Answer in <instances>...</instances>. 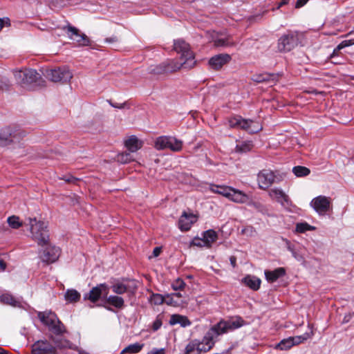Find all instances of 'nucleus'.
Returning <instances> with one entry per match:
<instances>
[{
	"instance_id": "nucleus-1",
	"label": "nucleus",
	"mask_w": 354,
	"mask_h": 354,
	"mask_svg": "<svg viewBox=\"0 0 354 354\" xmlns=\"http://www.w3.org/2000/svg\"><path fill=\"white\" fill-rule=\"evenodd\" d=\"M245 321L241 317H232L229 320H221L212 326L204 335L202 340L198 339L199 350L207 353L214 346L218 336L243 326Z\"/></svg>"
},
{
	"instance_id": "nucleus-2",
	"label": "nucleus",
	"mask_w": 354,
	"mask_h": 354,
	"mask_svg": "<svg viewBox=\"0 0 354 354\" xmlns=\"http://www.w3.org/2000/svg\"><path fill=\"white\" fill-rule=\"evenodd\" d=\"M14 77L18 84L29 89L35 90L37 87L44 86L45 82L41 79L39 74L33 69L24 68L13 71Z\"/></svg>"
},
{
	"instance_id": "nucleus-3",
	"label": "nucleus",
	"mask_w": 354,
	"mask_h": 354,
	"mask_svg": "<svg viewBox=\"0 0 354 354\" xmlns=\"http://www.w3.org/2000/svg\"><path fill=\"white\" fill-rule=\"evenodd\" d=\"M196 63V61L194 60L191 55L189 58H186L185 60H183L181 62L176 59H169L164 62L152 68L151 72L154 74H163L176 72L182 68L190 69L195 66Z\"/></svg>"
},
{
	"instance_id": "nucleus-4",
	"label": "nucleus",
	"mask_w": 354,
	"mask_h": 354,
	"mask_svg": "<svg viewBox=\"0 0 354 354\" xmlns=\"http://www.w3.org/2000/svg\"><path fill=\"white\" fill-rule=\"evenodd\" d=\"M209 190L213 193L223 196L235 203L245 202L247 198L243 191L230 186L211 184L209 185Z\"/></svg>"
},
{
	"instance_id": "nucleus-5",
	"label": "nucleus",
	"mask_w": 354,
	"mask_h": 354,
	"mask_svg": "<svg viewBox=\"0 0 354 354\" xmlns=\"http://www.w3.org/2000/svg\"><path fill=\"white\" fill-rule=\"evenodd\" d=\"M28 221L32 239L39 245H47L49 235L46 225L42 221H37L36 218H29Z\"/></svg>"
},
{
	"instance_id": "nucleus-6",
	"label": "nucleus",
	"mask_w": 354,
	"mask_h": 354,
	"mask_svg": "<svg viewBox=\"0 0 354 354\" xmlns=\"http://www.w3.org/2000/svg\"><path fill=\"white\" fill-rule=\"evenodd\" d=\"M183 142L174 136H161L155 140L154 147L157 150L169 149L173 152H179L182 150Z\"/></svg>"
},
{
	"instance_id": "nucleus-7",
	"label": "nucleus",
	"mask_w": 354,
	"mask_h": 354,
	"mask_svg": "<svg viewBox=\"0 0 354 354\" xmlns=\"http://www.w3.org/2000/svg\"><path fill=\"white\" fill-rule=\"evenodd\" d=\"M231 128L241 129L250 133H255L262 129L261 125L257 121L243 119L240 115L232 117L228 120Z\"/></svg>"
},
{
	"instance_id": "nucleus-8",
	"label": "nucleus",
	"mask_w": 354,
	"mask_h": 354,
	"mask_svg": "<svg viewBox=\"0 0 354 354\" xmlns=\"http://www.w3.org/2000/svg\"><path fill=\"white\" fill-rule=\"evenodd\" d=\"M299 42V34L297 32H288L279 37L277 41V50L287 53L294 49Z\"/></svg>"
},
{
	"instance_id": "nucleus-9",
	"label": "nucleus",
	"mask_w": 354,
	"mask_h": 354,
	"mask_svg": "<svg viewBox=\"0 0 354 354\" xmlns=\"http://www.w3.org/2000/svg\"><path fill=\"white\" fill-rule=\"evenodd\" d=\"M38 317L41 322L54 333L61 334L63 333L64 326L55 313L52 312L39 313Z\"/></svg>"
},
{
	"instance_id": "nucleus-10",
	"label": "nucleus",
	"mask_w": 354,
	"mask_h": 354,
	"mask_svg": "<svg viewBox=\"0 0 354 354\" xmlns=\"http://www.w3.org/2000/svg\"><path fill=\"white\" fill-rule=\"evenodd\" d=\"M46 78L52 82H66L73 77L71 71L66 66L59 67L54 69H48L45 72Z\"/></svg>"
},
{
	"instance_id": "nucleus-11",
	"label": "nucleus",
	"mask_w": 354,
	"mask_h": 354,
	"mask_svg": "<svg viewBox=\"0 0 354 354\" xmlns=\"http://www.w3.org/2000/svg\"><path fill=\"white\" fill-rule=\"evenodd\" d=\"M24 133L14 128L7 127L0 130V145H7L11 142H18Z\"/></svg>"
},
{
	"instance_id": "nucleus-12",
	"label": "nucleus",
	"mask_w": 354,
	"mask_h": 354,
	"mask_svg": "<svg viewBox=\"0 0 354 354\" xmlns=\"http://www.w3.org/2000/svg\"><path fill=\"white\" fill-rule=\"evenodd\" d=\"M310 206L320 216L325 215L330 209L331 201L329 197L319 195L310 203Z\"/></svg>"
},
{
	"instance_id": "nucleus-13",
	"label": "nucleus",
	"mask_w": 354,
	"mask_h": 354,
	"mask_svg": "<svg viewBox=\"0 0 354 354\" xmlns=\"http://www.w3.org/2000/svg\"><path fill=\"white\" fill-rule=\"evenodd\" d=\"M272 200L279 203L283 208L290 210L292 203L289 196L280 188L274 187L268 191Z\"/></svg>"
},
{
	"instance_id": "nucleus-14",
	"label": "nucleus",
	"mask_w": 354,
	"mask_h": 354,
	"mask_svg": "<svg viewBox=\"0 0 354 354\" xmlns=\"http://www.w3.org/2000/svg\"><path fill=\"white\" fill-rule=\"evenodd\" d=\"M109 294V286L106 283H100L93 287L88 294L84 295V299H88L92 302L97 301L101 297L104 295L105 297Z\"/></svg>"
},
{
	"instance_id": "nucleus-15",
	"label": "nucleus",
	"mask_w": 354,
	"mask_h": 354,
	"mask_svg": "<svg viewBox=\"0 0 354 354\" xmlns=\"http://www.w3.org/2000/svg\"><path fill=\"white\" fill-rule=\"evenodd\" d=\"M275 176L272 171L264 169L261 171L257 176L259 187L266 189L274 182Z\"/></svg>"
},
{
	"instance_id": "nucleus-16",
	"label": "nucleus",
	"mask_w": 354,
	"mask_h": 354,
	"mask_svg": "<svg viewBox=\"0 0 354 354\" xmlns=\"http://www.w3.org/2000/svg\"><path fill=\"white\" fill-rule=\"evenodd\" d=\"M60 255V250L56 246H47L44 250L43 254L39 257L42 262L47 264L55 263Z\"/></svg>"
},
{
	"instance_id": "nucleus-17",
	"label": "nucleus",
	"mask_w": 354,
	"mask_h": 354,
	"mask_svg": "<svg viewBox=\"0 0 354 354\" xmlns=\"http://www.w3.org/2000/svg\"><path fill=\"white\" fill-rule=\"evenodd\" d=\"M55 347L48 342L39 340L32 346V354H55Z\"/></svg>"
},
{
	"instance_id": "nucleus-18",
	"label": "nucleus",
	"mask_w": 354,
	"mask_h": 354,
	"mask_svg": "<svg viewBox=\"0 0 354 354\" xmlns=\"http://www.w3.org/2000/svg\"><path fill=\"white\" fill-rule=\"evenodd\" d=\"M174 49L177 53L180 54V59L185 60L186 58H189V55H192L194 60H195V56L193 52L190 50L189 45L183 39H177L174 41Z\"/></svg>"
},
{
	"instance_id": "nucleus-19",
	"label": "nucleus",
	"mask_w": 354,
	"mask_h": 354,
	"mask_svg": "<svg viewBox=\"0 0 354 354\" xmlns=\"http://www.w3.org/2000/svg\"><path fill=\"white\" fill-rule=\"evenodd\" d=\"M112 291L118 295H122L127 292H133L136 289V286L130 281H117L111 286Z\"/></svg>"
},
{
	"instance_id": "nucleus-20",
	"label": "nucleus",
	"mask_w": 354,
	"mask_h": 354,
	"mask_svg": "<svg viewBox=\"0 0 354 354\" xmlns=\"http://www.w3.org/2000/svg\"><path fill=\"white\" fill-rule=\"evenodd\" d=\"M67 34L68 37L77 42L80 46H88L89 39L85 34H80L78 29L73 26L67 27Z\"/></svg>"
},
{
	"instance_id": "nucleus-21",
	"label": "nucleus",
	"mask_w": 354,
	"mask_h": 354,
	"mask_svg": "<svg viewBox=\"0 0 354 354\" xmlns=\"http://www.w3.org/2000/svg\"><path fill=\"white\" fill-rule=\"evenodd\" d=\"M231 60V56L227 53L218 54L211 57L209 60V66L215 70H218Z\"/></svg>"
},
{
	"instance_id": "nucleus-22",
	"label": "nucleus",
	"mask_w": 354,
	"mask_h": 354,
	"mask_svg": "<svg viewBox=\"0 0 354 354\" xmlns=\"http://www.w3.org/2000/svg\"><path fill=\"white\" fill-rule=\"evenodd\" d=\"M196 221L197 217L194 214L184 212L179 218V228L182 231H187Z\"/></svg>"
},
{
	"instance_id": "nucleus-23",
	"label": "nucleus",
	"mask_w": 354,
	"mask_h": 354,
	"mask_svg": "<svg viewBox=\"0 0 354 354\" xmlns=\"http://www.w3.org/2000/svg\"><path fill=\"white\" fill-rule=\"evenodd\" d=\"M212 41L216 47H232L236 45V42L233 41L231 35H217L212 38Z\"/></svg>"
},
{
	"instance_id": "nucleus-24",
	"label": "nucleus",
	"mask_w": 354,
	"mask_h": 354,
	"mask_svg": "<svg viewBox=\"0 0 354 354\" xmlns=\"http://www.w3.org/2000/svg\"><path fill=\"white\" fill-rule=\"evenodd\" d=\"M265 277L266 280L270 283L276 281L279 278L283 277L286 274L283 268H278L274 270H265Z\"/></svg>"
},
{
	"instance_id": "nucleus-25",
	"label": "nucleus",
	"mask_w": 354,
	"mask_h": 354,
	"mask_svg": "<svg viewBox=\"0 0 354 354\" xmlns=\"http://www.w3.org/2000/svg\"><path fill=\"white\" fill-rule=\"evenodd\" d=\"M125 147L131 152H136L142 147V142L135 136H131L125 141Z\"/></svg>"
},
{
	"instance_id": "nucleus-26",
	"label": "nucleus",
	"mask_w": 354,
	"mask_h": 354,
	"mask_svg": "<svg viewBox=\"0 0 354 354\" xmlns=\"http://www.w3.org/2000/svg\"><path fill=\"white\" fill-rule=\"evenodd\" d=\"M242 282L253 290L260 288L261 279L255 276L247 275L242 279Z\"/></svg>"
},
{
	"instance_id": "nucleus-27",
	"label": "nucleus",
	"mask_w": 354,
	"mask_h": 354,
	"mask_svg": "<svg viewBox=\"0 0 354 354\" xmlns=\"http://www.w3.org/2000/svg\"><path fill=\"white\" fill-rule=\"evenodd\" d=\"M170 325L180 324L182 327H186L191 325V322L186 316L174 314L170 317L169 322Z\"/></svg>"
},
{
	"instance_id": "nucleus-28",
	"label": "nucleus",
	"mask_w": 354,
	"mask_h": 354,
	"mask_svg": "<svg viewBox=\"0 0 354 354\" xmlns=\"http://www.w3.org/2000/svg\"><path fill=\"white\" fill-rule=\"evenodd\" d=\"M246 196L245 202L237 203L238 204H246L249 207H253L255 210L259 212L263 213L266 211V207L259 201H253L248 194L245 193Z\"/></svg>"
},
{
	"instance_id": "nucleus-29",
	"label": "nucleus",
	"mask_w": 354,
	"mask_h": 354,
	"mask_svg": "<svg viewBox=\"0 0 354 354\" xmlns=\"http://www.w3.org/2000/svg\"><path fill=\"white\" fill-rule=\"evenodd\" d=\"M203 239L206 247L209 248L217 240L218 234L214 230H208L203 232Z\"/></svg>"
},
{
	"instance_id": "nucleus-30",
	"label": "nucleus",
	"mask_w": 354,
	"mask_h": 354,
	"mask_svg": "<svg viewBox=\"0 0 354 354\" xmlns=\"http://www.w3.org/2000/svg\"><path fill=\"white\" fill-rule=\"evenodd\" d=\"M278 76L275 74H260L253 76L252 80L257 82L275 83L277 81Z\"/></svg>"
},
{
	"instance_id": "nucleus-31",
	"label": "nucleus",
	"mask_w": 354,
	"mask_h": 354,
	"mask_svg": "<svg viewBox=\"0 0 354 354\" xmlns=\"http://www.w3.org/2000/svg\"><path fill=\"white\" fill-rule=\"evenodd\" d=\"M0 301L4 304L10 305L13 307H19L21 305L19 299L15 298L9 293H5L1 295Z\"/></svg>"
},
{
	"instance_id": "nucleus-32",
	"label": "nucleus",
	"mask_w": 354,
	"mask_h": 354,
	"mask_svg": "<svg viewBox=\"0 0 354 354\" xmlns=\"http://www.w3.org/2000/svg\"><path fill=\"white\" fill-rule=\"evenodd\" d=\"M106 301L108 304L111 305L117 308H122L124 306V301L122 297L117 295H110L106 297Z\"/></svg>"
},
{
	"instance_id": "nucleus-33",
	"label": "nucleus",
	"mask_w": 354,
	"mask_h": 354,
	"mask_svg": "<svg viewBox=\"0 0 354 354\" xmlns=\"http://www.w3.org/2000/svg\"><path fill=\"white\" fill-rule=\"evenodd\" d=\"M202 352L199 350L198 339H193L186 346L185 354H201Z\"/></svg>"
},
{
	"instance_id": "nucleus-34",
	"label": "nucleus",
	"mask_w": 354,
	"mask_h": 354,
	"mask_svg": "<svg viewBox=\"0 0 354 354\" xmlns=\"http://www.w3.org/2000/svg\"><path fill=\"white\" fill-rule=\"evenodd\" d=\"M165 303H166L167 305L179 307L187 304V301L176 299V298L174 297L172 294H171L166 295L165 297Z\"/></svg>"
},
{
	"instance_id": "nucleus-35",
	"label": "nucleus",
	"mask_w": 354,
	"mask_h": 354,
	"mask_svg": "<svg viewBox=\"0 0 354 354\" xmlns=\"http://www.w3.org/2000/svg\"><path fill=\"white\" fill-rule=\"evenodd\" d=\"M65 299L69 302H76L80 299V294L75 289H68L64 295Z\"/></svg>"
},
{
	"instance_id": "nucleus-36",
	"label": "nucleus",
	"mask_w": 354,
	"mask_h": 354,
	"mask_svg": "<svg viewBox=\"0 0 354 354\" xmlns=\"http://www.w3.org/2000/svg\"><path fill=\"white\" fill-rule=\"evenodd\" d=\"M293 346L291 337L283 339L274 346V348L279 351H287Z\"/></svg>"
},
{
	"instance_id": "nucleus-37",
	"label": "nucleus",
	"mask_w": 354,
	"mask_h": 354,
	"mask_svg": "<svg viewBox=\"0 0 354 354\" xmlns=\"http://www.w3.org/2000/svg\"><path fill=\"white\" fill-rule=\"evenodd\" d=\"M313 332L310 331V333H305L304 334L301 335L295 336V337H290L291 340L294 346L299 345L306 340L311 338L313 336Z\"/></svg>"
},
{
	"instance_id": "nucleus-38",
	"label": "nucleus",
	"mask_w": 354,
	"mask_h": 354,
	"mask_svg": "<svg viewBox=\"0 0 354 354\" xmlns=\"http://www.w3.org/2000/svg\"><path fill=\"white\" fill-rule=\"evenodd\" d=\"M144 347V344H140L138 342L129 344L123 349V353L129 354H136L139 353Z\"/></svg>"
},
{
	"instance_id": "nucleus-39",
	"label": "nucleus",
	"mask_w": 354,
	"mask_h": 354,
	"mask_svg": "<svg viewBox=\"0 0 354 354\" xmlns=\"http://www.w3.org/2000/svg\"><path fill=\"white\" fill-rule=\"evenodd\" d=\"M315 226L310 225L306 222H301L297 223L295 231L298 233H304L307 231L315 230Z\"/></svg>"
},
{
	"instance_id": "nucleus-40",
	"label": "nucleus",
	"mask_w": 354,
	"mask_h": 354,
	"mask_svg": "<svg viewBox=\"0 0 354 354\" xmlns=\"http://www.w3.org/2000/svg\"><path fill=\"white\" fill-rule=\"evenodd\" d=\"M292 172L297 177H304L308 176L310 171L306 167L296 166L292 168Z\"/></svg>"
},
{
	"instance_id": "nucleus-41",
	"label": "nucleus",
	"mask_w": 354,
	"mask_h": 354,
	"mask_svg": "<svg viewBox=\"0 0 354 354\" xmlns=\"http://www.w3.org/2000/svg\"><path fill=\"white\" fill-rule=\"evenodd\" d=\"M7 221L9 226L13 229H18L22 225V222H21L19 218L16 216H9Z\"/></svg>"
},
{
	"instance_id": "nucleus-42",
	"label": "nucleus",
	"mask_w": 354,
	"mask_h": 354,
	"mask_svg": "<svg viewBox=\"0 0 354 354\" xmlns=\"http://www.w3.org/2000/svg\"><path fill=\"white\" fill-rule=\"evenodd\" d=\"M55 345L59 348H74L73 345L65 339H59L55 341Z\"/></svg>"
},
{
	"instance_id": "nucleus-43",
	"label": "nucleus",
	"mask_w": 354,
	"mask_h": 354,
	"mask_svg": "<svg viewBox=\"0 0 354 354\" xmlns=\"http://www.w3.org/2000/svg\"><path fill=\"white\" fill-rule=\"evenodd\" d=\"M252 148V144L251 142H244L240 145H237L236 147V151L239 152H247L251 150Z\"/></svg>"
},
{
	"instance_id": "nucleus-44",
	"label": "nucleus",
	"mask_w": 354,
	"mask_h": 354,
	"mask_svg": "<svg viewBox=\"0 0 354 354\" xmlns=\"http://www.w3.org/2000/svg\"><path fill=\"white\" fill-rule=\"evenodd\" d=\"M185 283L180 278L176 279L171 284V287L174 290H180L185 287Z\"/></svg>"
},
{
	"instance_id": "nucleus-45",
	"label": "nucleus",
	"mask_w": 354,
	"mask_h": 354,
	"mask_svg": "<svg viewBox=\"0 0 354 354\" xmlns=\"http://www.w3.org/2000/svg\"><path fill=\"white\" fill-rule=\"evenodd\" d=\"M151 302L155 305H160L165 302V297L159 294H153L151 296Z\"/></svg>"
},
{
	"instance_id": "nucleus-46",
	"label": "nucleus",
	"mask_w": 354,
	"mask_h": 354,
	"mask_svg": "<svg viewBox=\"0 0 354 354\" xmlns=\"http://www.w3.org/2000/svg\"><path fill=\"white\" fill-rule=\"evenodd\" d=\"M354 42L352 41V40H344L343 41H342L337 46L336 48H335L334 51H333V54L335 53H337L338 51H339L341 49L345 48V47H347V46H351L352 44H353Z\"/></svg>"
},
{
	"instance_id": "nucleus-47",
	"label": "nucleus",
	"mask_w": 354,
	"mask_h": 354,
	"mask_svg": "<svg viewBox=\"0 0 354 354\" xmlns=\"http://www.w3.org/2000/svg\"><path fill=\"white\" fill-rule=\"evenodd\" d=\"M131 160V155L129 153H123L119 154L118 156V160L122 163H127L130 162Z\"/></svg>"
},
{
	"instance_id": "nucleus-48",
	"label": "nucleus",
	"mask_w": 354,
	"mask_h": 354,
	"mask_svg": "<svg viewBox=\"0 0 354 354\" xmlns=\"http://www.w3.org/2000/svg\"><path fill=\"white\" fill-rule=\"evenodd\" d=\"M161 326H162V320L158 316L153 323V326H152L153 330L154 331H156V330H158L161 327Z\"/></svg>"
},
{
	"instance_id": "nucleus-49",
	"label": "nucleus",
	"mask_w": 354,
	"mask_h": 354,
	"mask_svg": "<svg viewBox=\"0 0 354 354\" xmlns=\"http://www.w3.org/2000/svg\"><path fill=\"white\" fill-rule=\"evenodd\" d=\"M204 243L203 239H195L193 241V244L198 247H206V245Z\"/></svg>"
},
{
	"instance_id": "nucleus-50",
	"label": "nucleus",
	"mask_w": 354,
	"mask_h": 354,
	"mask_svg": "<svg viewBox=\"0 0 354 354\" xmlns=\"http://www.w3.org/2000/svg\"><path fill=\"white\" fill-rule=\"evenodd\" d=\"M147 354H165V349L162 348H153Z\"/></svg>"
},
{
	"instance_id": "nucleus-51",
	"label": "nucleus",
	"mask_w": 354,
	"mask_h": 354,
	"mask_svg": "<svg viewBox=\"0 0 354 354\" xmlns=\"http://www.w3.org/2000/svg\"><path fill=\"white\" fill-rule=\"evenodd\" d=\"M308 1V0H297V2H296V4H295V8H301L302 6H304L307 2Z\"/></svg>"
},
{
	"instance_id": "nucleus-52",
	"label": "nucleus",
	"mask_w": 354,
	"mask_h": 354,
	"mask_svg": "<svg viewBox=\"0 0 354 354\" xmlns=\"http://www.w3.org/2000/svg\"><path fill=\"white\" fill-rule=\"evenodd\" d=\"M7 86V80L6 79L0 78V89L6 88Z\"/></svg>"
},
{
	"instance_id": "nucleus-53",
	"label": "nucleus",
	"mask_w": 354,
	"mask_h": 354,
	"mask_svg": "<svg viewBox=\"0 0 354 354\" xmlns=\"http://www.w3.org/2000/svg\"><path fill=\"white\" fill-rule=\"evenodd\" d=\"M109 104L111 106L114 107V108H117V109H122L124 108V103L123 104H114L113 102H111V101L109 102Z\"/></svg>"
},
{
	"instance_id": "nucleus-54",
	"label": "nucleus",
	"mask_w": 354,
	"mask_h": 354,
	"mask_svg": "<svg viewBox=\"0 0 354 354\" xmlns=\"http://www.w3.org/2000/svg\"><path fill=\"white\" fill-rule=\"evenodd\" d=\"M172 295L176 298V299L179 300H186L187 301V299L185 297L183 298L182 295L180 292L178 293H173Z\"/></svg>"
},
{
	"instance_id": "nucleus-55",
	"label": "nucleus",
	"mask_w": 354,
	"mask_h": 354,
	"mask_svg": "<svg viewBox=\"0 0 354 354\" xmlns=\"http://www.w3.org/2000/svg\"><path fill=\"white\" fill-rule=\"evenodd\" d=\"M160 252H161V248H159V247L155 248L153 249V257H156L159 256Z\"/></svg>"
},
{
	"instance_id": "nucleus-56",
	"label": "nucleus",
	"mask_w": 354,
	"mask_h": 354,
	"mask_svg": "<svg viewBox=\"0 0 354 354\" xmlns=\"http://www.w3.org/2000/svg\"><path fill=\"white\" fill-rule=\"evenodd\" d=\"M62 179H63L66 182H68V183H73L76 180V178H75L73 176H70L68 177L64 176V177L62 178Z\"/></svg>"
},
{
	"instance_id": "nucleus-57",
	"label": "nucleus",
	"mask_w": 354,
	"mask_h": 354,
	"mask_svg": "<svg viewBox=\"0 0 354 354\" xmlns=\"http://www.w3.org/2000/svg\"><path fill=\"white\" fill-rule=\"evenodd\" d=\"M230 263L232 266V267L235 268L236 267V257L234 256L230 257Z\"/></svg>"
},
{
	"instance_id": "nucleus-58",
	"label": "nucleus",
	"mask_w": 354,
	"mask_h": 354,
	"mask_svg": "<svg viewBox=\"0 0 354 354\" xmlns=\"http://www.w3.org/2000/svg\"><path fill=\"white\" fill-rule=\"evenodd\" d=\"M6 268V263L2 260V259H0V269L1 270H4Z\"/></svg>"
},
{
	"instance_id": "nucleus-59",
	"label": "nucleus",
	"mask_w": 354,
	"mask_h": 354,
	"mask_svg": "<svg viewBox=\"0 0 354 354\" xmlns=\"http://www.w3.org/2000/svg\"><path fill=\"white\" fill-rule=\"evenodd\" d=\"M59 1L60 0H53L52 3L55 6H62V4Z\"/></svg>"
},
{
	"instance_id": "nucleus-60",
	"label": "nucleus",
	"mask_w": 354,
	"mask_h": 354,
	"mask_svg": "<svg viewBox=\"0 0 354 354\" xmlns=\"http://www.w3.org/2000/svg\"><path fill=\"white\" fill-rule=\"evenodd\" d=\"M288 1L289 0H281V2L279 3V6H278V8H280L284 5H286L288 3Z\"/></svg>"
},
{
	"instance_id": "nucleus-61",
	"label": "nucleus",
	"mask_w": 354,
	"mask_h": 354,
	"mask_svg": "<svg viewBox=\"0 0 354 354\" xmlns=\"http://www.w3.org/2000/svg\"><path fill=\"white\" fill-rule=\"evenodd\" d=\"M8 351L0 346V354H7Z\"/></svg>"
},
{
	"instance_id": "nucleus-62",
	"label": "nucleus",
	"mask_w": 354,
	"mask_h": 354,
	"mask_svg": "<svg viewBox=\"0 0 354 354\" xmlns=\"http://www.w3.org/2000/svg\"><path fill=\"white\" fill-rule=\"evenodd\" d=\"M116 41L115 38H109V39H106V42H113V41Z\"/></svg>"
},
{
	"instance_id": "nucleus-63",
	"label": "nucleus",
	"mask_w": 354,
	"mask_h": 354,
	"mask_svg": "<svg viewBox=\"0 0 354 354\" xmlns=\"http://www.w3.org/2000/svg\"><path fill=\"white\" fill-rule=\"evenodd\" d=\"M293 256L297 260V261H301L303 260V258L301 257H297L296 254L295 253H293Z\"/></svg>"
},
{
	"instance_id": "nucleus-64",
	"label": "nucleus",
	"mask_w": 354,
	"mask_h": 354,
	"mask_svg": "<svg viewBox=\"0 0 354 354\" xmlns=\"http://www.w3.org/2000/svg\"><path fill=\"white\" fill-rule=\"evenodd\" d=\"M3 21L0 19V30L3 28Z\"/></svg>"
}]
</instances>
